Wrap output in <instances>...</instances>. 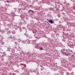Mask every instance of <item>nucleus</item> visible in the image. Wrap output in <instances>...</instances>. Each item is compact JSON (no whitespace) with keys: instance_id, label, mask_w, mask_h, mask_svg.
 <instances>
[{"instance_id":"1","label":"nucleus","mask_w":75,"mask_h":75,"mask_svg":"<svg viewBox=\"0 0 75 75\" xmlns=\"http://www.w3.org/2000/svg\"><path fill=\"white\" fill-rule=\"evenodd\" d=\"M66 51L67 50L63 49L61 51V52L63 55H66L67 53Z\"/></svg>"},{"instance_id":"2","label":"nucleus","mask_w":75,"mask_h":75,"mask_svg":"<svg viewBox=\"0 0 75 75\" xmlns=\"http://www.w3.org/2000/svg\"><path fill=\"white\" fill-rule=\"evenodd\" d=\"M70 52H71V50H66V54L67 56H68L69 55V54Z\"/></svg>"},{"instance_id":"3","label":"nucleus","mask_w":75,"mask_h":75,"mask_svg":"<svg viewBox=\"0 0 75 75\" xmlns=\"http://www.w3.org/2000/svg\"><path fill=\"white\" fill-rule=\"evenodd\" d=\"M49 23H51V24H52V23H53V21L51 20H49Z\"/></svg>"},{"instance_id":"4","label":"nucleus","mask_w":75,"mask_h":75,"mask_svg":"<svg viewBox=\"0 0 75 75\" xmlns=\"http://www.w3.org/2000/svg\"><path fill=\"white\" fill-rule=\"evenodd\" d=\"M71 56H72V57H75L74 56H75V53H73L71 55Z\"/></svg>"},{"instance_id":"5","label":"nucleus","mask_w":75,"mask_h":75,"mask_svg":"<svg viewBox=\"0 0 75 75\" xmlns=\"http://www.w3.org/2000/svg\"><path fill=\"white\" fill-rule=\"evenodd\" d=\"M72 53H70L69 54V55H71V56H72Z\"/></svg>"},{"instance_id":"6","label":"nucleus","mask_w":75,"mask_h":75,"mask_svg":"<svg viewBox=\"0 0 75 75\" xmlns=\"http://www.w3.org/2000/svg\"><path fill=\"white\" fill-rule=\"evenodd\" d=\"M40 50H44V49L42 48H40Z\"/></svg>"},{"instance_id":"7","label":"nucleus","mask_w":75,"mask_h":75,"mask_svg":"<svg viewBox=\"0 0 75 75\" xmlns=\"http://www.w3.org/2000/svg\"><path fill=\"white\" fill-rule=\"evenodd\" d=\"M24 67H26V65L25 64V65H24Z\"/></svg>"},{"instance_id":"8","label":"nucleus","mask_w":75,"mask_h":75,"mask_svg":"<svg viewBox=\"0 0 75 75\" xmlns=\"http://www.w3.org/2000/svg\"><path fill=\"white\" fill-rule=\"evenodd\" d=\"M33 33H35V32L34 33V31H33Z\"/></svg>"}]
</instances>
